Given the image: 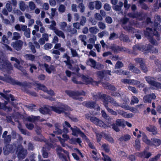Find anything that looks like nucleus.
Here are the masks:
<instances>
[{"label":"nucleus","instance_id":"obj_1","mask_svg":"<svg viewBox=\"0 0 161 161\" xmlns=\"http://www.w3.org/2000/svg\"><path fill=\"white\" fill-rule=\"evenodd\" d=\"M154 25L155 28L154 29V32H153V31L152 29L147 28L146 29V30L144 31V34L149 39L150 42L153 45H156L157 44V41L153 40L152 37L153 35H154L155 36H156L157 40H159L160 39V35L158 34L157 32L155 31L157 29L159 30L160 29L161 25L160 24L158 23L157 24L155 23Z\"/></svg>","mask_w":161,"mask_h":161},{"label":"nucleus","instance_id":"obj_2","mask_svg":"<svg viewBox=\"0 0 161 161\" xmlns=\"http://www.w3.org/2000/svg\"><path fill=\"white\" fill-rule=\"evenodd\" d=\"M94 98L96 99H101L103 101L105 107L106 108L108 112L111 114H112L114 115H117L118 114L117 112L113 110V109L109 108L108 106V102L110 103L109 100V98H111L110 97H109L105 94L101 95L100 94H98L97 95L95 96Z\"/></svg>","mask_w":161,"mask_h":161},{"label":"nucleus","instance_id":"obj_3","mask_svg":"<svg viewBox=\"0 0 161 161\" xmlns=\"http://www.w3.org/2000/svg\"><path fill=\"white\" fill-rule=\"evenodd\" d=\"M133 49L135 50H138L145 53L150 52L152 53H156L158 52V50L155 48L151 46H148L147 47L141 45H137L134 46Z\"/></svg>","mask_w":161,"mask_h":161},{"label":"nucleus","instance_id":"obj_4","mask_svg":"<svg viewBox=\"0 0 161 161\" xmlns=\"http://www.w3.org/2000/svg\"><path fill=\"white\" fill-rule=\"evenodd\" d=\"M52 110L58 114H61L66 110H70L71 108L67 105L60 103L58 105L51 107Z\"/></svg>","mask_w":161,"mask_h":161},{"label":"nucleus","instance_id":"obj_5","mask_svg":"<svg viewBox=\"0 0 161 161\" xmlns=\"http://www.w3.org/2000/svg\"><path fill=\"white\" fill-rule=\"evenodd\" d=\"M56 150L59 158L61 159L64 161H68L69 153L67 151L63 150L59 146L57 147Z\"/></svg>","mask_w":161,"mask_h":161},{"label":"nucleus","instance_id":"obj_6","mask_svg":"<svg viewBox=\"0 0 161 161\" xmlns=\"http://www.w3.org/2000/svg\"><path fill=\"white\" fill-rule=\"evenodd\" d=\"M0 69L4 71L8 69H12L11 65L6 60L3 59V56H0Z\"/></svg>","mask_w":161,"mask_h":161},{"label":"nucleus","instance_id":"obj_7","mask_svg":"<svg viewBox=\"0 0 161 161\" xmlns=\"http://www.w3.org/2000/svg\"><path fill=\"white\" fill-rule=\"evenodd\" d=\"M90 120L96 125L104 128L110 127L111 125L110 123H108L107 124H105L101 120L95 117H91Z\"/></svg>","mask_w":161,"mask_h":161},{"label":"nucleus","instance_id":"obj_8","mask_svg":"<svg viewBox=\"0 0 161 161\" xmlns=\"http://www.w3.org/2000/svg\"><path fill=\"white\" fill-rule=\"evenodd\" d=\"M66 93L70 97H72L74 99H78L80 100H82L79 97V96L81 95H85V92L82 91L81 92H75L70 91H66Z\"/></svg>","mask_w":161,"mask_h":161},{"label":"nucleus","instance_id":"obj_9","mask_svg":"<svg viewBox=\"0 0 161 161\" xmlns=\"http://www.w3.org/2000/svg\"><path fill=\"white\" fill-rule=\"evenodd\" d=\"M16 153L19 159H23L27 154V150L23 148L21 145H20L17 148Z\"/></svg>","mask_w":161,"mask_h":161},{"label":"nucleus","instance_id":"obj_10","mask_svg":"<svg viewBox=\"0 0 161 161\" xmlns=\"http://www.w3.org/2000/svg\"><path fill=\"white\" fill-rule=\"evenodd\" d=\"M4 76H5L4 77L0 76V79L13 84H16L17 85H20V83L19 82L15 81L14 79L11 78V77L10 76H8L5 75H4Z\"/></svg>","mask_w":161,"mask_h":161},{"label":"nucleus","instance_id":"obj_11","mask_svg":"<svg viewBox=\"0 0 161 161\" xmlns=\"http://www.w3.org/2000/svg\"><path fill=\"white\" fill-rule=\"evenodd\" d=\"M16 146L14 145H8L3 148L4 154L7 155L10 153L13 152L14 151Z\"/></svg>","mask_w":161,"mask_h":161},{"label":"nucleus","instance_id":"obj_12","mask_svg":"<svg viewBox=\"0 0 161 161\" xmlns=\"http://www.w3.org/2000/svg\"><path fill=\"white\" fill-rule=\"evenodd\" d=\"M109 100H110L109 102L110 103L114 106L116 107L118 106H121L122 108L127 110H130V111H132V110L130 108L129 106L126 104L125 105H122L119 104L117 103H116L115 101L114 100L113 98H109Z\"/></svg>","mask_w":161,"mask_h":161},{"label":"nucleus","instance_id":"obj_13","mask_svg":"<svg viewBox=\"0 0 161 161\" xmlns=\"http://www.w3.org/2000/svg\"><path fill=\"white\" fill-rule=\"evenodd\" d=\"M37 87L39 89L43 90L45 92H46L47 93L50 95H53L54 94V92L52 90L47 91L46 87L44 85L40 84H37L36 85Z\"/></svg>","mask_w":161,"mask_h":161},{"label":"nucleus","instance_id":"obj_14","mask_svg":"<svg viewBox=\"0 0 161 161\" xmlns=\"http://www.w3.org/2000/svg\"><path fill=\"white\" fill-rule=\"evenodd\" d=\"M121 81L124 83H127L128 84L134 85H138L140 83V81L134 80H128L124 79H122Z\"/></svg>","mask_w":161,"mask_h":161},{"label":"nucleus","instance_id":"obj_15","mask_svg":"<svg viewBox=\"0 0 161 161\" xmlns=\"http://www.w3.org/2000/svg\"><path fill=\"white\" fill-rule=\"evenodd\" d=\"M135 61L140 64V67L144 72H146L147 71V68L145 67V69H143L142 66L144 65L143 61L142 58H137L135 59Z\"/></svg>","mask_w":161,"mask_h":161},{"label":"nucleus","instance_id":"obj_16","mask_svg":"<svg viewBox=\"0 0 161 161\" xmlns=\"http://www.w3.org/2000/svg\"><path fill=\"white\" fill-rule=\"evenodd\" d=\"M23 44V42L21 41H19L12 43V45L16 50L20 49Z\"/></svg>","mask_w":161,"mask_h":161},{"label":"nucleus","instance_id":"obj_17","mask_svg":"<svg viewBox=\"0 0 161 161\" xmlns=\"http://www.w3.org/2000/svg\"><path fill=\"white\" fill-rule=\"evenodd\" d=\"M85 105L87 107L90 108H94L97 110H100L99 107L97 105L96 103L92 102H88L85 103Z\"/></svg>","mask_w":161,"mask_h":161},{"label":"nucleus","instance_id":"obj_18","mask_svg":"<svg viewBox=\"0 0 161 161\" xmlns=\"http://www.w3.org/2000/svg\"><path fill=\"white\" fill-rule=\"evenodd\" d=\"M147 131L151 132L153 135H156L157 133V129L155 126L152 125H149L146 127Z\"/></svg>","mask_w":161,"mask_h":161},{"label":"nucleus","instance_id":"obj_19","mask_svg":"<svg viewBox=\"0 0 161 161\" xmlns=\"http://www.w3.org/2000/svg\"><path fill=\"white\" fill-rule=\"evenodd\" d=\"M81 78L84 83L86 84L92 83L93 81L92 79L87 75H83Z\"/></svg>","mask_w":161,"mask_h":161},{"label":"nucleus","instance_id":"obj_20","mask_svg":"<svg viewBox=\"0 0 161 161\" xmlns=\"http://www.w3.org/2000/svg\"><path fill=\"white\" fill-rule=\"evenodd\" d=\"M117 112L118 114L121 115L123 117L126 118H130L133 116L132 114H127L126 112L120 110H117Z\"/></svg>","mask_w":161,"mask_h":161},{"label":"nucleus","instance_id":"obj_21","mask_svg":"<svg viewBox=\"0 0 161 161\" xmlns=\"http://www.w3.org/2000/svg\"><path fill=\"white\" fill-rule=\"evenodd\" d=\"M86 64L87 65L90 66L94 68H96V62L92 58H89L86 61Z\"/></svg>","mask_w":161,"mask_h":161},{"label":"nucleus","instance_id":"obj_22","mask_svg":"<svg viewBox=\"0 0 161 161\" xmlns=\"http://www.w3.org/2000/svg\"><path fill=\"white\" fill-rule=\"evenodd\" d=\"M14 28L15 30L17 31H24L27 29V26L23 25L17 24L15 26Z\"/></svg>","mask_w":161,"mask_h":161},{"label":"nucleus","instance_id":"obj_23","mask_svg":"<svg viewBox=\"0 0 161 161\" xmlns=\"http://www.w3.org/2000/svg\"><path fill=\"white\" fill-rule=\"evenodd\" d=\"M64 62L66 63L67 65L68 68L76 72H78L80 70L79 68L78 67H75L74 68L72 67V65L70 64L69 60H68L67 61H64Z\"/></svg>","mask_w":161,"mask_h":161},{"label":"nucleus","instance_id":"obj_24","mask_svg":"<svg viewBox=\"0 0 161 161\" xmlns=\"http://www.w3.org/2000/svg\"><path fill=\"white\" fill-rule=\"evenodd\" d=\"M151 145H154L158 146L161 144V140L156 138H153L151 139Z\"/></svg>","mask_w":161,"mask_h":161},{"label":"nucleus","instance_id":"obj_25","mask_svg":"<svg viewBox=\"0 0 161 161\" xmlns=\"http://www.w3.org/2000/svg\"><path fill=\"white\" fill-rule=\"evenodd\" d=\"M44 66L46 72L48 74L51 73L54 69L53 66H49L48 64H44Z\"/></svg>","mask_w":161,"mask_h":161},{"label":"nucleus","instance_id":"obj_26","mask_svg":"<svg viewBox=\"0 0 161 161\" xmlns=\"http://www.w3.org/2000/svg\"><path fill=\"white\" fill-rule=\"evenodd\" d=\"M141 136H142V140L144 142L149 145L152 144L151 141L148 139L147 136L145 133L143 132L141 134Z\"/></svg>","mask_w":161,"mask_h":161},{"label":"nucleus","instance_id":"obj_27","mask_svg":"<svg viewBox=\"0 0 161 161\" xmlns=\"http://www.w3.org/2000/svg\"><path fill=\"white\" fill-rule=\"evenodd\" d=\"M11 60L12 61H15L17 63V64H14V66L15 67L17 68V69H19L20 70H22V68L19 65V64L20 63V61L19 60L14 57H12L11 58Z\"/></svg>","mask_w":161,"mask_h":161},{"label":"nucleus","instance_id":"obj_28","mask_svg":"<svg viewBox=\"0 0 161 161\" xmlns=\"http://www.w3.org/2000/svg\"><path fill=\"white\" fill-rule=\"evenodd\" d=\"M55 129L53 131L54 134L56 135H58L61 134L62 133V131L60 129V125L58 124H56L55 125Z\"/></svg>","mask_w":161,"mask_h":161},{"label":"nucleus","instance_id":"obj_29","mask_svg":"<svg viewBox=\"0 0 161 161\" xmlns=\"http://www.w3.org/2000/svg\"><path fill=\"white\" fill-rule=\"evenodd\" d=\"M92 157L94 160L96 161H99V154L97 153L96 150L92 151Z\"/></svg>","mask_w":161,"mask_h":161},{"label":"nucleus","instance_id":"obj_30","mask_svg":"<svg viewBox=\"0 0 161 161\" xmlns=\"http://www.w3.org/2000/svg\"><path fill=\"white\" fill-rule=\"evenodd\" d=\"M70 129L72 131V134L74 136H76L81 132V131L76 127H74L73 128L71 127Z\"/></svg>","mask_w":161,"mask_h":161},{"label":"nucleus","instance_id":"obj_31","mask_svg":"<svg viewBox=\"0 0 161 161\" xmlns=\"http://www.w3.org/2000/svg\"><path fill=\"white\" fill-rule=\"evenodd\" d=\"M145 78L147 82L151 86L155 81L154 78L150 76H146Z\"/></svg>","mask_w":161,"mask_h":161},{"label":"nucleus","instance_id":"obj_32","mask_svg":"<svg viewBox=\"0 0 161 161\" xmlns=\"http://www.w3.org/2000/svg\"><path fill=\"white\" fill-rule=\"evenodd\" d=\"M129 69L133 72L136 73H140V70L134 66L132 64H130L129 66Z\"/></svg>","mask_w":161,"mask_h":161},{"label":"nucleus","instance_id":"obj_33","mask_svg":"<svg viewBox=\"0 0 161 161\" xmlns=\"http://www.w3.org/2000/svg\"><path fill=\"white\" fill-rule=\"evenodd\" d=\"M115 124L116 125L119 126L124 127L125 122L124 120L118 119L116 120Z\"/></svg>","mask_w":161,"mask_h":161},{"label":"nucleus","instance_id":"obj_34","mask_svg":"<svg viewBox=\"0 0 161 161\" xmlns=\"http://www.w3.org/2000/svg\"><path fill=\"white\" fill-rule=\"evenodd\" d=\"M24 57L26 60L31 61H34L35 58V56L31 54H25L24 55Z\"/></svg>","mask_w":161,"mask_h":161},{"label":"nucleus","instance_id":"obj_35","mask_svg":"<svg viewBox=\"0 0 161 161\" xmlns=\"http://www.w3.org/2000/svg\"><path fill=\"white\" fill-rule=\"evenodd\" d=\"M7 104L8 102L6 101L5 102L4 104L0 103V109H3L4 110H6L7 109L8 111H10L11 110V108H7L5 105Z\"/></svg>","mask_w":161,"mask_h":161},{"label":"nucleus","instance_id":"obj_36","mask_svg":"<svg viewBox=\"0 0 161 161\" xmlns=\"http://www.w3.org/2000/svg\"><path fill=\"white\" fill-rule=\"evenodd\" d=\"M128 21V19L127 18H125L121 20V22L122 24V25L125 29L127 30H130V28L129 27V28L126 27H125L124 25L126 24V23Z\"/></svg>","mask_w":161,"mask_h":161},{"label":"nucleus","instance_id":"obj_37","mask_svg":"<svg viewBox=\"0 0 161 161\" xmlns=\"http://www.w3.org/2000/svg\"><path fill=\"white\" fill-rule=\"evenodd\" d=\"M61 45L60 43H56L54 47V48L55 49H58V50L62 52H64L65 51V49L64 47H61Z\"/></svg>","mask_w":161,"mask_h":161},{"label":"nucleus","instance_id":"obj_38","mask_svg":"<svg viewBox=\"0 0 161 161\" xmlns=\"http://www.w3.org/2000/svg\"><path fill=\"white\" fill-rule=\"evenodd\" d=\"M64 127L63 131L64 132L67 133L68 132V130L67 127H70V125L67 121H65L64 124H63Z\"/></svg>","mask_w":161,"mask_h":161},{"label":"nucleus","instance_id":"obj_39","mask_svg":"<svg viewBox=\"0 0 161 161\" xmlns=\"http://www.w3.org/2000/svg\"><path fill=\"white\" fill-rule=\"evenodd\" d=\"M19 8L21 11H24L26 8V6L24 2L20 1L19 3Z\"/></svg>","mask_w":161,"mask_h":161},{"label":"nucleus","instance_id":"obj_40","mask_svg":"<svg viewBox=\"0 0 161 161\" xmlns=\"http://www.w3.org/2000/svg\"><path fill=\"white\" fill-rule=\"evenodd\" d=\"M55 33L59 37H61L63 39L65 38L64 33L61 31L57 29L55 31Z\"/></svg>","mask_w":161,"mask_h":161},{"label":"nucleus","instance_id":"obj_41","mask_svg":"<svg viewBox=\"0 0 161 161\" xmlns=\"http://www.w3.org/2000/svg\"><path fill=\"white\" fill-rule=\"evenodd\" d=\"M119 5H117L114 6L113 7V9L116 11H120L121 10V7L123 6V3L122 2H119Z\"/></svg>","mask_w":161,"mask_h":161},{"label":"nucleus","instance_id":"obj_42","mask_svg":"<svg viewBox=\"0 0 161 161\" xmlns=\"http://www.w3.org/2000/svg\"><path fill=\"white\" fill-rule=\"evenodd\" d=\"M152 86L156 89H161V84L157 82L154 81Z\"/></svg>","mask_w":161,"mask_h":161},{"label":"nucleus","instance_id":"obj_43","mask_svg":"<svg viewBox=\"0 0 161 161\" xmlns=\"http://www.w3.org/2000/svg\"><path fill=\"white\" fill-rule=\"evenodd\" d=\"M80 79V77L77 75L76 77H74L72 79V81L75 83L77 84H82V82L79 81Z\"/></svg>","mask_w":161,"mask_h":161},{"label":"nucleus","instance_id":"obj_44","mask_svg":"<svg viewBox=\"0 0 161 161\" xmlns=\"http://www.w3.org/2000/svg\"><path fill=\"white\" fill-rule=\"evenodd\" d=\"M89 31L92 34H96L99 31L97 27H92L89 28Z\"/></svg>","mask_w":161,"mask_h":161},{"label":"nucleus","instance_id":"obj_45","mask_svg":"<svg viewBox=\"0 0 161 161\" xmlns=\"http://www.w3.org/2000/svg\"><path fill=\"white\" fill-rule=\"evenodd\" d=\"M20 34L17 32H14L13 33V40H18L20 38Z\"/></svg>","mask_w":161,"mask_h":161},{"label":"nucleus","instance_id":"obj_46","mask_svg":"<svg viewBox=\"0 0 161 161\" xmlns=\"http://www.w3.org/2000/svg\"><path fill=\"white\" fill-rule=\"evenodd\" d=\"M103 85L104 87L106 88H108V89L112 90H114L115 89V87L114 86L109 84L108 83H103Z\"/></svg>","mask_w":161,"mask_h":161},{"label":"nucleus","instance_id":"obj_47","mask_svg":"<svg viewBox=\"0 0 161 161\" xmlns=\"http://www.w3.org/2000/svg\"><path fill=\"white\" fill-rule=\"evenodd\" d=\"M138 156H143L144 158H148L151 156V154L150 153H147L146 152H144L141 153H139Z\"/></svg>","mask_w":161,"mask_h":161},{"label":"nucleus","instance_id":"obj_48","mask_svg":"<svg viewBox=\"0 0 161 161\" xmlns=\"http://www.w3.org/2000/svg\"><path fill=\"white\" fill-rule=\"evenodd\" d=\"M77 142L80 145V143H81V141L80 138H78L77 139H71L69 141V142L71 143H75Z\"/></svg>","mask_w":161,"mask_h":161},{"label":"nucleus","instance_id":"obj_49","mask_svg":"<svg viewBox=\"0 0 161 161\" xmlns=\"http://www.w3.org/2000/svg\"><path fill=\"white\" fill-rule=\"evenodd\" d=\"M39 117H35L33 116H30L27 118V120L30 122H33L39 119Z\"/></svg>","mask_w":161,"mask_h":161},{"label":"nucleus","instance_id":"obj_50","mask_svg":"<svg viewBox=\"0 0 161 161\" xmlns=\"http://www.w3.org/2000/svg\"><path fill=\"white\" fill-rule=\"evenodd\" d=\"M101 113L102 117L103 118L105 119H106L109 121L111 120V118H110L109 116L104 111L102 110Z\"/></svg>","mask_w":161,"mask_h":161},{"label":"nucleus","instance_id":"obj_51","mask_svg":"<svg viewBox=\"0 0 161 161\" xmlns=\"http://www.w3.org/2000/svg\"><path fill=\"white\" fill-rule=\"evenodd\" d=\"M0 95L2 97L5 98L7 100H9V97L11 98V100L12 101H13L14 100V99L13 97V96L11 95H8V97H7V96L6 95H5L3 93H2V92H0Z\"/></svg>","mask_w":161,"mask_h":161},{"label":"nucleus","instance_id":"obj_52","mask_svg":"<svg viewBox=\"0 0 161 161\" xmlns=\"http://www.w3.org/2000/svg\"><path fill=\"white\" fill-rule=\"evenodd\" d=\"M39 111L41 113L45 114L49 112V109L47 107H46L44 108H40L39 109Z\"/></svg>","mask_w":161,"mask_h":161},{"label":"nucleus","instance_id":"obj_53","mask_svg":"<svg viewBox=\"0 0 161 161\" xmlns=\"http://www.w3.org/2000/svg\"><path fill=\"white\" fill-rule=\"evenodd\" d=\"M67 24L64 22H60L59 24V26L61 29L65 31V29L66 27Z\"/></svg>","mask_w":161,"mask_h":161},{"label":"nucleus","instance_id":"obj_54","mask_svg":"<svg viewBox=\"0 0 161 161\" xmlns=\"http://www.w3.org/2000/svg\"><path fill=\"white\" fill-rule=\"evenodd\" d=\"M10 1H8L6 5V8L7 9L8 11L9 12H11L12 10V7L10 4Z\"/></svg>","mask_w":161,"mask_h":161},{"label":"nucleus","instance_id":"obj_55","mask_svg":"<svg viewBox=\"0 0 161 161\" xmlns=\"http://www.w3.org/2000/svg\"><path fill=\"white\" fill-rule=\"evenodd\" d=\"M143 100L144 102L145 103L148 102L151 103V97H150V96L149 95L145 96L143 98Z\"/></svg>","mask_w":161,"mask_h":161},{"label":"nucleus","instance_id":"obj_56","mask_svg":"<svg viewBox=\"0 0 161 161\" xmlns=\"http://www.w3.org/2000/svg\"><path fill=\"white\" fill-rule=\"evenodd\" d=\"M95 8L97 9H100L102 7L101 3L100 2L96 1L94 2Z\"/></svg>","mask_w":161,"mask_h":161},{"label":"nucleus","instance_id":"obj_57","mask_svg":"<svg viewBox=\"0 0 161 161\" xmlns=\"http://www.w3.org/2000/svg\"><path fill=\"white\" fill-rule=\"evenodd\" d=\"M24 35L25 36L28 38H29L30 37V29L29 28H27L25 30V31H24Z\"/></svg>","mask_w":161,"mask_h":161},{"label":"nucleus","instance_id":"obj_58","mask_svg":"<svg viewBox=\"0 0 161 161\" xmlns=\"http://www.w3.org/2000/svg\"><path fill=\"white\" fill-rule=\"evenodd\" d=\"M2 43L5 45L9 44V42L6 36L5 35L3 36L2 37Z\"/></svg>","mask_w":161,"mask_h":161},{"label":"nucleus","instance_id":"obj_59","mask_svg":"<svg viewBox=\"0 0 161 161\" xmlns=\"http://www.w3.org/2000/svg\"><path fill=\"white\" fill-rule=\"evenodd\" d=\"M29 7L31 9L33 10L35 9L36 6L33 2L31 1L29 3Z\"/></svg>","mask_w":161,"mask_h":161},{"label":"nucleus","instance_id":"obj_60","mask_svg":"<svg viewBox=\"0 0 161 161\" xmlns=\"http://www.w3.org/2000/svg\"><path fill=\"white\" fill-rule=\"evenodd\" d=\"M130 138V135H125L120 138V140L121 141H128Z\"/></svg>","mask_w":161,"mask_h":161},{"label":"nucleus","instance_id":"obj_61","mask_svg":"<svg viewBox=\"0 0 161 161\" xmlns=\"http://www.w3.org/2000/svg\"><path fill=\"white\" fill-rule=\"evenodd\" d=\"M72 56L73 57H79L78 54L77 53L76 50L72 48L70 49Z\"/></svg>","mask_w":161,"mask_h":161},{"label":"nucleus","instance_id":"obj_62","mask_svg":"<svg viewBox=\"0 0 161 161\" xmlns=\"http://www.w3.org/2000/svg\"><path fill=\"white\" fill-rule=\"evenodd\" d=\"M139 100L137 97H133L131 102V104L137 103H138Z\"/></svg>","mask_w":161,"mask_h":161},{"label":"nucleus","instance_id":"obj_63","mask_svg":"<svg viewBox=\"0 0 161 161\" xmlns=\"http://www.w3.org/2000/svg\"><path fill=\"white\" fill-rule=\"evenodd\" d=\"M29 47L33 53H35L36 52V51L35 48L34 46L33 45L32 43L30 42L28 44Z\"/></svg>","mask_w":161,"mask_h":161},{"label":"nucleus","instance_id":"obj_64","mask_svg":"<svg viewBox=\"0 0 161 161\" xmlns=\"http://www.w3.org/2000/svg\"><path fill=\"white\" fill-rule=\"evenodd\" d=\"M135 147L136 148L139 150L140 147V142L138 140H136L135 142Z\"/></svg>","mask_w":161,"mask_h":161}]
</instances>
